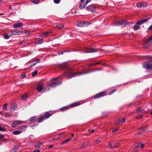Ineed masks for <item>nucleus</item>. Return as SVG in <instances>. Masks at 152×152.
Segmentation results:
<instances>
[{
	"label": "nucleus",
	"instance_id": "79ce46f5",
	"mask_svg": "<svg viewBox=\"0 0 152 152\" xmlns=\"http://www.w3.org/2000/svg\"><path fill=\"white\" fill-rule=\"evenodd\" d=\"M143 111L142 108H138L137 110V112L138 113L141 112Z\"/></svg>",
	"mask_w": 152,
	"mask_h": 152
},
{
	"label": "nucleus",
	"instance_id": "e2e57ef3",
	"mask_svg": "<svg viewBox=\"0 0 152 152\" xmlns=\"http://www.w3.org/2000/svg\"><path fill=\"white\" fill-rule=\"evenodd\" d=\"M33 152H40V151L39 150H34Z\"/></svg>",
	"mask_w": 152,
	"mask_h": 152
},
{
	"label": "nucleus",
	"instance_id": "8fccbe9b",
	"mask_svg": "<svg viewBox=\"0 0 152 152\" xmlns=\"http://www.w3.org/2000/svg\"><path fill=\"white\" fill-rule=\"evenodd\" d=\"M118 128H116L113 129L112 130L113 132H115L118 131Z\"/></svg>",
	"mask_w": 152,
	"mask_h": 152
},
{
	"label": "nucleus",
	"instance_id": "412c9836",
	"mask_svg": "<svg viewBox=\"0 0 152 152\" xmlns=\"http://www.w3.org/2000/svg\"><path fill=\"white\" fill-rule=\"evenodd\" d=\"M50 32H47L43 33L40 34V37H46L50 34Z\"/></svg>",
	"mask_w": 152,
	"mask_h": 152
},
{
	"label": "nucleus",
	"instance_id": "72a5a7b5",
	"mask_svg": "<svg viewBox=\"0 0 152 152\" xmlns=\"http://www.w3.org/2000/svg\"><path fill=\"white\" fill-rule=\"evenodd\" d=\"M64 26L63 24H61L60 23H58L56 26L58 29H60Z\"/></svg>",
	"mask_w": 152,
	"mask_h": 152
},
{
	"label": "nucleus",
	"instance_id": "5701e85b",
	"mask_svg": "<svg viewBox=\"0 0 152 152\" xmlns=\"http://www.w3.org/2000/svg\"><path fill=\"white\" fill-rule=\"evenodd\" d=\"M84 21H82L80 22H78L77 23V26L79 27H84Z\"/></svg>",
	"mask_w": 152,
	"mask_h": 152
},
{
	"label": "nucleus",
	"instance_id": "2f4dec72",
	"mask_svg": "<svg viewBox=\"0 0 152 152\" xmlns=\"http://www.w3.org/2000/svg\"><path fill=\"white\" fill-rule=\"evenodd\" d=\"M21 132L20 131H16L13 132V134L15 135H18L21 133Z\"/></svg>",
	"mask_w": 152,
	"mask_h": 152
},
{
	"label": "nucleus",
	"instance_id": "dca6fc26",
	"mask_svg": "<svg viewBox=\"0 0 152 152\" xmlns=\"http://www.w3.org/2000/svg\"><path fill=\"white\" fill-rule=\"evenodd\" d=\"M45 119L44 118V116L42 115H41L39 116L38 118H37V121L38 123H40L42 122Z\"/></svg>",
	"mask_w": 152,
	"mask_h": 152
},
{
	"label": "nucleus",
	"instance_id": "a878e982",
	"mask_svg": "<svg viewBox=\"0 0 152 152\" xmlns=\"http://www.w3.org/2000/svg\"><path fill=\"white\" fill-rule=\"evenodd\" d=\"M60 135L59 134H57L53 138V140L54 141H56L58 140L60 137Z\"/></svg>",
	"mask_w": 152,
	"mask_h": 152
},
{
	"label": "nucleus",
	"instance_id": "f257e3e1",
	"mask_svg": "<svg viewBox=\"0 0 152 152\" xmlns=\"http://www.w3.org/2000/svg\"><path fill=\"white\" fill-rule=\"evenodd\" d=\"M65 74H68L67 76V79L71 78L75 76H79L83 73L82 72H73V71L71 68H68L65 72Z\"/></svg>",
	"mask_w": 152,
	"mask_h": 152
},
{
	"label": "nucleus",
	"instance_id": "a18cd8bd",
	"mask_svg": "<svg viewBox=\"0 0 152 152\" xmlns=\"http://www.w3.org/2000/svg\"><path fill=\"white\" fill-rule=\"evenodd\" d=\"M7 103L4 104L3 106V110H6L7 108Z\"/></svg>",
	"mask_w": 152,
	"mask_h": 152
},
{
	"label": "nucleus",
	"instance_id": "0e129e2a",
	"mask_svg": "<svg viewBox=\"0 0 152 152\" xmlns=\"http://www.w3.org/2000/svg\"><path fill=\"white\" fill-rule=\"evenodd\" d=\"M53 145H50L48 146V148H51L53 147Z\"/></svg>",
	"mask_w": 152,
	"mask_h": 152
},
{
	"label": "nucleus",
	"instance_id": "49530a36",
	"mask_svg": "<svg viewBox=\"0 0 152 152\" xmlns=\"http://www.w3.org/2000/svg\"><path fill=\"white\" fill-rule=\"evenodd\" d=\"M139 147H140V143H137V145L134 147V149H137Z\"/></svg>",
	"mask_w": 152,
	"mask_h": 152
},
{
	"label": "nucleus",
	"instance_id": "774afa93",
	"mask_svg": "<svg viewBox=\"0 0 152 152\" xmlns=\"http://www.w3.org/2000/svg\"><path fill=\"white\" fill-rule=\"evenodd\" d=\"M102 65L104 66H106V64L105 63H103L102 64Z\"/></svg>",
	"mask_w": 152,
	"mask_h": 152
},
{
	"label": "nucleus",
	"instance_id": "9d476101",
	"mask_svg": "<svg viewBox=\"0 0 152 152\" xmlns=\"http://www.w3.org/2000/svg\"><path fill=\"white\" fill-rule=\"evenodd\" d=\"M127 24L126 21L124 20H121L117 22L114 23L113 24V25L114 26H120L122 25H125Z\"/></svg>",
	"mask_w": 152,
	"mask_h": 152
},
{
	"label": "nucleus",
	"instance_id": "4468645a",
	"mask_svg": "<svg viewBox=\"0 0 152 152\" xmlns=\"http://www.w3.org/2000/svg\"><path fill=\"white\" fill-rule=\"evenodd\" d=\"M62 81L60 80L57 81L56 83H53L49 85L51 88L55 87L61 83Z\"/></svg>",
	"mask_w": 152,
	"mask_h": 152
},
{
	"label": "nucleus",
	"instance_id": "f3484780",
	"mask_svg": "<svg viewBox=\"0 0 152 152\" xmlns=\"http://www.w3.org/2000/svg\"><path fill=\"white\" fill-rule=\"evenodd\" d=\"M125 122V118H120L118 119L115 122V124L117 125L120 123H124Z\"/></svg>",
	"mask_w": 152,
	"mask_h": 152
},
{
	"label": "nucleus",
	"instance_id": "052dcab7",
	"mask_svg": "<svg viewBox=\"0 0 152 152\" xmlns=\"http://www.w3.org/2000/svg\"><path fill=\"white\" fill-rule=\"evenodd\" d=\"M148 29L150 30H152V25L150 26L149 28H148Z\"/></svg>",
	"mask_w": 152,
	"mask_h": 152
},
{
	"label": "nucleus",
	"instance_id": "c756f323",
	"mask_svg": "<svg viewBox=\"0 0 152 152\" xmlns=\"http://www.w3.org/2000/svg\"><path fill=\"white\" fill-rule=\"evenodd\" d=\"M100 64V62H98L95 63H90L88 64V66H94L96 65L99 64Z\"/></svg>",
	"mask_w": 152,
	"mask_h": 152
},
{
	"label": "nucleus",
	"instance_id": "c85d7f7f",
	"mask_svg": "<svg viewBox=\"0 0 152 152\" xmlns=\"http://www.w3.org/2000/svg\"><path fill=\"white\" fill-rule=\"evenodd\" d=\"M42 145V143L40 142L36 143L35 145V147L36 148H40Z\"/></svg>",
	"mask_w": 152,
	"mask_h": 152
},
{
	"label": "nucleus",
	"instance_id": "864d4df0",
	"mask_svg": "<svg viewBox=\"0 0 152 152\" xmlns=\"http://www.w3.org/2000/svg\"><path fill=\"white\" fill-rule=\"evenodd\" d=\"M140 147L142 148H143L145 146V145L143 144L140 143Z\"/></svg>",
	"mask_w": 152,
	"mask_h": 152
},
{
	"label": "nucleus",
	"instance_id": "09e8293b",
	"mask_svg": "<svg viewBox=\"0 0 152 152\" xmlns=\"http://www.w3.org/2000/svg\"><path fill=\"white\" fill-rule=\"evenodd\" d=\"M88 144H89V143L88 142H87L86 143H86L83 144L82 145V147H81V148H84V147H86Z\"/></svg>",
	"mask_w": 152,
	"mask_h": 152
},
{
	"label": "nucleus",
	"instance_id": "a211bd4d",
	"mask_svg": "<svg viewBox=\"0 0 152 152\" xmlns=\"http://www.w3.org/2000/svg\"><path fill=\"white\" fill-rule=\"evenodd\" d=\"M80 102H78L72 103L69 105V107H73L80 105Z\"/></svg>",
	"mask_w": 152,
	"mask_h": 152
},
{
	"label": "nucleus",
	"instance_id": "603ef678",
	"mask_svg": "<svg viewBox=\"0 0 152 152\" xmlns=\"http://www.w3.org/2000/svg\"><path fill=\"white\" fill-rule=\"evenodd\" d=\"M0 140L2 142H5L7 141V139L5 138H4L3 137L2 139H1Z\"/></svg>",
	"mask_w": 152,
	"mask_h": 152
},
{
	"label": "nucleus",
	"instance_id": "e433bc0d",
	"mask_svg": "<svg viewBox=\"0 0 152 152\" xmlns=\"http://www.w3.org/2000/svg\"><path fill=\"white\" fill-rule=\"evenodd\" d=\"M9 34V35H8V34H4L3 35L4 38L5 39H8L9 38V37L10 36V33Z\"/></svg>",
	"mask_w": 152,
	"mask_h": 152
},
{
	"label": "nucleus",
	"instance_id": "20e7f679",
	"mask_svg": "<svg viewBox=\"0 0 152 152\" xmlns=\"http://www.w3.org/2000/svg\"><path fill=\"white\" fill-rule=\"evenodd\" d=\"M143 66L147 69L152 70V61H150L144 63L143 64Z\"/></svg>",
	"mask_w": 152,
	"mask_h": 152
},
{
	"label": "nucleus",
	"instance_id": "f03ea898",
	"mask_svg": "<svg viewBox=\"0 0 152 152\" xmlns=\"http://www.w3.org/2000/svg\"><path fill=\"white\" fill-rule=\"evenodd\" d=\"M149 18H144L137 22L134 26V30L136 31L139 29L140 27L139 25L147 21Z\"/></svg>",
	"mask_w": 152,
	"mask_h": 152
},
{
	"label": "nucleus",
	"instance_id": "f704fd0d",
	"mask_svg": "<svg viewBox=\"0 0 152 152\" xmlns=\"http://www.w3.org/2000/svg\"><path fill=\"white\" fill-rule=\"evenodd\" d=\"M137 7L138 8H141L142 7V2L139 3L137 4Z\"/></svg>",
	"mask_w": 152,
	"mask_h": 152
},
{
	"label": "nucleus",
	"instance_id": "bb28decb",
	"mask_svg": "<svg viewBox=\"0 0 152 152\" xmlns=\"http://www.w3.org/2000/svg\"><path fill=\"white\" fill-rule=\"evenodd\" d=\"M120 145V143L118 142L114 143L113 142V149H115L119 147Z\"/></svg>",
	"mask_w": 152,
	"mask_h": 152
},
{
	"label": "nucleus",
	"instance_id": "69168bd1",
	"mask_svg": "<svg viewBox=\"0 0 152 152\" xmlns=\"http://www.w3.org/2000/svg\"><path fill=\"white\" fill-rule=\"evenodd\" d=\"M133 103H130V104H129V105H128V106L129 107H130L131 106V105L133 104Z\"/></svg>",
	"mask_w": 152,
	"mask_h": 152
},
{
	"label": "nucleus",
	"instance_id": "f8f14e48",
	"mask_svg": "<svg viewBox=\"0 0 152 152\" xmlns=\"http://www.w3.org/2000/svg\"><path fill=\"white\" fill-rule=\"evenodd\" d=\"M140 130L137 132V133L140 134L142 133L146 132L147 131V126H145L142 127L139 129Z\"/></svg>",
	"mask_w": 152,
	"mask_h": 152
},
{
	"label": "nucleus",
	"instance_id": "1a4fd4ad",
	"mask_svg": "<svg viewBox=\"0 0 152 152\" xmlns=\"http://www.w3.org/2000/svg\"><path fill=\"white\" fill-rule=\"evenodd\" d=\"M22 31H18L17 30H12L10 31V36L19 35L21 33Z\"/></svg>",
	"mask_w": 152,
	"mask_h": 152
},
{
	"label": "nucleus",
	"instance_id": "7ed1b4c3",
	"mask_svg": "<svg viewBox=\"0 0 152 152\" xmlns=\"http://www.w3.org/2000/svg\"><path fill=\"white\" fill-rule=\"evenodd\" d=\"M91 0H80L79 7L80 9H83L85 8L87 4L90 2Z\"/></svg>",
	"mask_w": 152,
	"mask_h": 152
},
{
	"label": "nucleus",
	"instance_id": "473e14b6",
	"mask_svg": "<svg viewBox=\"0 0 152 152\" xmlns=\"http://www.w3.org/2000/svg\"><path fill=\"white\" fill-rule=\"evenodd\" d=\"M26 126H22L20 127V129L22 131H24L26 130Z\"/></svg>",
	"mask_w": 152,
	"mask_h": 152
},
{
	"label": "nucleus",
	"instance_id": "4d7b16f0",
	"mask_svg": "<svg viewBox=\"0 0 152 152\" xmlns=\"http://www.w3.org/2000/svg\"><path fill=\"white\" fill-rule=\"evenodd\" d=\"M0 131L4 132L6 131V130L4 129H3L2 127H0Z\"/></svg>",
	"mask_w": 152,
	"mask_h": 152
},
{
	"label": "nucleus",
	"instance_id": "423d86ee",
	"mask_svg": "<svg viewBox=\"0 0 152 152\" xmlns=\"http://www.w3.org/2000/svg\"><path fill=\"white\" fill-rule=\"evenodd\" d=\"M83 51L84 53H90L97 52V50L91 48L89 47L85 48L83 50Z\"/></svg>",
	"mask_w": 152,
	"mask_h": 152
},
{
	"label": "nucleus",
	"instance_id": "aec40b11",
	"mask_svg": "<svg viewBox=\"0 0 152 152\" xmlns=\"http://www.w3.org/2000/svg\"><path fill=\"white\" fill-rule=\"evenodd\" d=\"M23 24L21 22H19L18 23L15 24L13 26L14 28H17L21 26H22Z\"/></svg>",
	"mask_w": 152,
	"mask_h": 152
},
{
	"label": "nucleus",
	"instance_id": "b1692460",
	"mask_svg": "<svg viewBox=\"0 0 152 152\" xmlns=\"http://www.w3.org/2000/svg\"><path fill=\"white\" fill-rule=\"evenodd\" d=\"M69 106H66L64 107H63L60 109V110L62 111H65L68 109L69 108Z\"/></svg>",
	"mask_w": 152,
	"mask_h": 152
},
{
	"label": "nucleus",
	"instance_id": "393cba45",
	"mask_svg": "<svg viewBox=\"0 0 152 152\" xmlns=\"http://www.w3.org/2000/svg\"><path fill=\"white\" fill-rule=\"evenodd\" d=\"M35 121H37V118L36 116H34L30 118L29 121L30 122H34Z\"/></svg>",
	"mask_w": 152,
	"mask_h": 152
},
{
	"label": "nucleus",
	"instance_id": "de8ad7c7",
	"mask_svg": "<svg viewBox=\"0 0 152 152\" xmlns=\"http://www.w3.org/2000/svg\"><path fill=\"white\" fill-rule=\"evenodd\" d=\"M116 91V89H114V90H113V91H110L109 94V95H111L113 93H114Z\"/></svg>",
	"mask_w": 152,
	"mask_h": 152
},
{
	"label": "nucleus",
	"instance_id": "c9c22d12",
	"mask_svg": "<svg viewBox=\"0 0 152 152\" xmlns=\"http://www.w3.org/2000/svg\"><path fill=\"white\" fill-rule=\"evenodd\" d=\"M27 98V95L26 94L23 95L21 97V98L22 100H25Z\"/></svg>",
	"mask_w": 152,
	"mask_h": 152
},
{
	"label": "nucleus",
	"instance_id": "ddd939ff",
	"mask_svg": "<svg viewBox=\"0 0 152 152\" xmlns=\"http://www.w3.org/2000/svg\"><path fill=\"white\" fill-rule=\"evenodd\" d=\"M23 121L20 120L14 121L11 124V126L12 127H15L17 126L22 123Z\"/></svg>",
	"mask_w": 152,
	"mask_h": 152
},
{
	"label": "nucleus",
	"instance_id": "4be33fe9",
	"mask_svg": "<svg viewBox=\"0 0 152 152\" xmlns=\"http://www.w3.org/2000/svg\"><path fill=\"white\" fill-rule=\"evenodd\" d=\"M74 134H72V137H69L68 139H66V140H65L64 141H63V142L62 143V144H64L65 143L68 142L70 141L71 140L72 137H74Z\"/></svg>",
	"mask_w": 152,
	"mask_h": 152
},
{
	"label": "nucleus",
	"instance_id": "39448f33",
	"mask_svg": "<svg viewBox=\"0 0 152 152\" xmlns=\"http://www.w3.org/2000/svg\"><path fill=\"white\" fill-rule=\"evenodd\" d=\"M152 36L149 38L147 39L145 41V42L143 45V46L144 48H148L150 45L152 43Z\"/></svg>",
	"mask_w": 152,
	"mask_h": 152
},
{
	"label": "nucleus",
	"instance_id": "0eeeda50",
	"mask_svg": "<svg viewBox=\"0 0 152 152\" xmlns=\"http://www.w3.org/2000/svg\"><path fill=\"white\" fill-rule=\"evenodd\" d=\"M107 94V92L106 91H104L97 94L94 96L93 97L94 98H100L106 96Z\"/></svg>",
	"mask_w": 152,
	"mask_h": 152
},
{
	"label": "nucleus",
	"instance_id": "338daca9",
	"mask_svg": "<svg viewBox=\"0 0 152 152\" xmlns=\"http://www.w3.org/2000/svg\"><path fill=\"white\" fill-rule=\"evenodd\" d=\"M14 146L16 148H15V150L18 149V148H17V146L15 145Z\"/></svg>",
	"mask_w": 152,
	"mask_h": 152
},
{
	"label": "nucleus",
	"instance_id": "cd10ccee",
	"mask_svg": "<svg viewBox=\"0 0 152 152\" xmlns=\"http://www.w3.org/2000/svg\"><path fill=\"white\" fill-rule=\"evenodd\" d=\"M84 27L87 26L91 24V23L88 21H84Z\"/></svg>",
	"mask_w": 152,
	"mask_h": 152
},
{
	"label": "nucleus",
	"instance_id": "6e6552de",
	"mask_svg": "<svg viewBox=\"0 0 152 152\" xmlns=\"http://www.w3.org/2000/svg\"><path fill=\"white\" fill-rule=\"evenodd\" d=\"M45 85L42 83H39L37 86L36 90L40 92L43 90Z\"/></svg>",
	"mask_w": 152,
	"mask_h": 152
},
{
	"label": "nucleus",
	"instance_id": "ea45409f",
	"mask_svg": "<svg viewBox=\"0 0 152 152\" xmlns=\"http://www.w3.org/2000/svg\"><path fill=\"white\" fill-rule=\"evenodd\" d=\"M142 7H145L148 5L147 3L146 2H142Z\"/></svg>",
	"mask_w": 152,
	"mask_h": 152
},
{
	"label": "nucleus",
	"instance_id": "7c9ffc66",
	"mask_svg": "<svg viewBox=\"0 0 152 152\" xmlns=\"http://www.w3.org/2000/svg\"><path fill=\"white\" fill-rule=\"evenodd\" d=\"M67 66V65L65 64H60L59 65V67L60 68H65Z\"/></svg>",
	"mask_w": 152,
	"mask_h": 152
},
{
	"label": "nucleus",
	"instance_id": "37998d69",
	"mask_svg": "<svg viewBox=\"0 0 152 152\" xmlns=\"http://www.w3.org/2000/svg\"><path fill=\"white\" fill-rule=\"evenodd\" d=\"M108 145L109 146V147L110 148L112 149L114 148L113 147V143L111 142L109 143Z\"/></svg>",
	"mask_w": 152,
	"mask_h": 152
},
{
	"label": "nucleus",
	"instance_id": "13d9d810",
	"mask_svg": "<svg viewBox=\"0 0 152 152\" xmlns=\"http://www.w3.org/2000/svg\"><path fill=\"white\" fill-rule=\"evenodd\" d=\"M142 116H143L142 114H140V115H138V116L136 117V118H141V117H142Z\"/></svg>",
	"mask_w": 152,
	"mask_h": 152
},
{
	"label": "nucleus",
	"instance_id": "6e6d98bb",
	"mask_svg": "<svg viewBox=\"0 0 152 152\" xmlns=\"http://www.w3.org/2000/svg\"><path fill=\"white\" fill-rule=\"evenodd\" d=\"M50 87L49 85L47 86H45V87L44 88V89L45 90H48V89H49V87Z\"/></svg>",
	"mask_w": 152,
	"mask_h": 152
},
{
	"label": "nucleus",
	"instance_id": "a19ab883",
	"mask_svg": "<svg viewBox=\"0 0 152 152\" xmlns=\"http://www.w3.org/2000/svg\"><path fill=\"white\" fill-rule=\"evenodd\" d=\"M37 71H35L32 73L31 75L32 77H34L37 74Z\"/></svg>",
	"mask_w": 152,
	"mask_h": 152
},
{
	"label": "nucleus",
	"instance_id": "680f3d73",
	"mask_svg": "<svg viewBox=\"0 0 152 152\" xmlns=\"http://www.w3.org/2000/svg\"><path fill=\"white\" fill-rule=\"evenodd\" d=\"M4 136L3 135L0 134V140Z\"/></svg>",
	"mask_w": 152,
	"mask_h": 152
},
{
	"label": "nucleus",
	"instance_id": "3c124183",
	"mask_svg": "<svg viewBox=\"0 0 152 152\" xmlns=\"http://www.w3.org/2000/svg\"><path fill=\"white\" fill-rule=\"evenodd\" d=\"M60 1V0H54V2L56 4L59 3Z\"/></svg>",
	"mask_w": 152,
	"mask_h": 152
},
{
	"label": "nucleus",
	"instance_id": "58836bf2",
	"mask_svg": "<svg viewBox=\"0 0 152 152\" xmlns=\"http://www.w3.org/2000/svg\"><path fill=\"white\" fill-rule=\"evenodd\" d=\"M32 2L35 4H37L39 3V1L38 0H33L32 1Z\"/></svg>",
	"mask_w": 152,
	"mask_h": 152
},
{
	"label": "nucleus",
	"instance_id": "9b49d317",
	"mask_svg": "<svg viewBox=\"0 0 152 152\" xmlns=\"http://www.w3.org/2000/svg\"><path fill=\"white\" fill-rule=\"evenodd\" d=\"M86 10L91 12H93L96 9V7L92 5H91L87 7L86 8Z\"/></svg>",
	"mask_w": 152,
	"mask_h": 152
},
{
	"label": "nucleus",
	"instance_id": "6ab92c4d",
	"mask_svg": "<svg viewBox=\"0 0 152 152\" xmlns=\"http://www.w3.org/2000/svg\"><path fill=\"white\" fill-rule=\"evenodd\" d=\"M52 114L48 112H45L44 113V115H43L44 118L46 119L48 118L49 117L52 115Z\"/></svg>",
	"mask_w": 152,
	"mask_h": 152
},
{
	"label": "nucleus",
	"instance_id": "5fc2aeb1",
	"mask_svg": "<svg viewBox=\"0 0 152 152\" xmlns=\"http://www.w3.org/2000/svg\"><path fill=\"white\" fill-rule=\"evenodd\" d=\"M65 51H62L59 52L58 53V54L59 55L63 54L64 53Z\"/></svg>",
	"mask_w": 152,
	"mask_h": 152
},
{
	"label": "nucleus",
	"instance_id": "4c0bfd02",
	"mask_svg": "<svg viewBox=\"0 0 152 152\" xmlns=\"http://www.w3.org/2000/svg\"><path fill=\"white\" fill-rule=\"evenodd\" d=\"M60 78H61L60 77L58 76L57 77H54V78H52L51 79V81H55V80H57L58 79H60Z\"/></svg>",
	"mask_w": 152,
	"mask_h": 152
},
{
	"label": "nucleus",
	"instance_id": "c03bdc74",
	"mask_svg": "<svg viewBox=\"0 0 152 152\" xmlns=\"http://www.w3.org/2000/svg\"><path fill=\"white\" fill-rule=\"evenodd\" d=\"M37 42L38 44H41L43 42V40L42 39H40L39 40H37Z\"/></svg>",
	"mask_w": 152,
	"mask_h": 152
},
{
	"label": "nucleus",
	"instance_id": "2eb2a0df",
	"mask_svg": "<svg viewBox=\"0 0 152 152\" xmlns=\"http://www.w3.org/2000/svg\"><path fill=\"white\" fill-rule=\"evenodd\" d=\"M39 59H36L34 60L30 63V66H32L35 65L37 63H39Z\"/></svg>",
	"mask_w": 152,
	"mask_h": 152
},
{
	"label": "nucleus",
	"instance_id": "bf43d9fd",
	"mask_svg": "<svg viewBox=\"0 0 152 152\" xmlns=\"http://www.w3.org/2000/svg\"><path fill=\"white\" fill-rule=\"evenodd\" d=\"M101 142V140H97L96 141V143L98 144L100 143Z\"/></svg>",
	"mask_w": 152,
	"mask_h": 152
}]
</instances>
